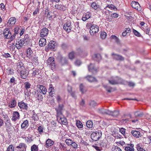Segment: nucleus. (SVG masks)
<instances>
[{
    "instance_id": "f257e3e1",
    "label": "nucleus",
    "mask_w": 151,
    "mask_h": 151,
    "mask_svg": "<svg viewBox=\"0 0 151 151\" xmlns=\"http://www.w3.org/2000/svg\"><path fill=\"white\" fill-rule=\"evenodd\" d=\"M86 27L90 29V33L92 36H96L97 34L99 31V26L95 24H93L91 23H88L86 25Z\"/></svg>"
},
{
    "instance_id": "f03ea898",
    "label": "nucleus",
    "mask_w": 151,
    "mask_h": 151,
    "mask_svg": "<svg viewBox=\"0 0 151 151\" xmlns=\"http://www.w3.org/2000/svg\"><path fill=\"white\" fill-rule=\"evenodd\" d=\"M75 27V25L73 22L68 21L64 25L63 28L67 32H69L71 31L75 32L76 30Z\"/></svg>"
},
{
    "instance_id": "7ed1b4c3",
    "label": "nucleus",
    "mask_w": 151,
    "mask_h": 151,
    "mask_svg": "<svg viewBox=\"0 0 151 151\" xmlns=\"http://www.w3.org/2000/svg\"><path fill=\"white\" fill-rule=\"evenodd\" d=\"M109 83L112 85L121 84L123 83V79L118 76L112 77L108 80Z\"/></svg>"
},
{
    "instance_id": "20e7f679",
    "label": "nucleus",
    "mask_w": 151,
    "mask_h": 151,
    "mask_svg": "<svg viewBox=\"0 0 151 151\" xmlns=\"http://www.w3.org/2000/svg\"><path fill=\"white\" fill-rule=\"evenodd\" d=\"M102 135L101 131L98 130L95 132H93L91 135V138L94 141H96L99 140Z\"/></svg>"
},
{
    "instance_id": "39448f33",
    "label": "nucleus",
    "mask_w": 151,
    "mask_h": 151,
    "mask_svg": "<svg viewBox=\"0 0 151 151\" xmlns=\"http://www.w3.org/2000/svg\"><path fill=\"white\" fill-rule=\"evenodd\" d=\"M47 61V65L50 67L52 70L54 69L55 66L54 58L52 57H50Z\"/></svg>"
},
{
    "instance_id": "423d86ee",
    "label": "nucleus",
    "mask_w": 151,
    "mask_h": 151,
    "mask_svg": "<svg viewBox=\"0 0 151 151\" xmlns=\"http://www.w3.org/2000/svg\"><path fill=\"white\" fill-rule=\"evenodd\" d=\"M57 119L59 123L64 125H66L68 124L67 120L66 118L63 116V115L57 116Z\"/></svg>"
},
{
    "instance_id": "0eeeda50",
    "label": "nucleus",
    "mask_w": 151,
    "mask_h": 151,
    "mask_svg": "<svg viewBox=\"0 0 151 151\" xmlns=\"http://www.w3.org/2000/svg\"><path fill=\"white\" fill-rule=\"evenodd\" d=\"M17 71L18 73H20L22 71H25L26 69L24 68L22 62L18 63L17 64Z\"/></svg>"
},
{
    "instance_id": "6e6552de",
    "label": "nucleus",
    "mask_w": 151,
    "mask_h": 151,
    "mask_svg": "<svg viewBox=\"0 0 151 151\" xmlns=\"http://www.w3.org/2000/svg\"><path fill=\"white\" fill-rule=\"evenodd\" d=\"M88 68L89 71L93 74L96 73L97 72L98 69L95 67L94 64L91 63L88 66Z\"/></svg>"
},
{
    "instance_id": "1a4fd4ad",
    "label": "nucleus",
    "mask_w": 151,
    "mask_h": 151,
    "mask_svg": "<svg viewBox=\"0 0 151 151\" xmlns=\"http://www.w3.org/2000/svg\"><path fill=\"white\" fill-rule=\"evenodd\" d=\"M111 56L113 59L117 61H123L124 59V58L120 55L112 53Z\"/></svg>"
},
{
    "instance_id": "9d476101",
    "label": "nucleus",
    "mask_w": 151,
    "mask_h": 151,
    "mask_svg": "<svg viewBox=\"0 0 151 151\" xmlns=\"http://www.w3.org/2000/svg\"><path fill=\"white\" fill-rule=\"evenodd\" d=\"M131 5L132 8L137 10H140L141 9L140 5L137 2L134 1H132L131 3Z\"/></svg>"
},
{
    "instance_id": "9b49d317",
    "label": "nucleus",
    "mask_w": 151,
    "mask_h": 151,
    "mask_svg": "<svg viewBox=\"0 0 151 151\" xmlns=\"http://www.w3.org/2000/svg\"><path fill=\"white\" fill-rule=\"evenodd\" d=\"M23 39H20L18 41H17L16 44V47L18 49H19L21 47L24 46L26 45L24 42H23Z\"/></svg>"
},
{
    "instance_id": "f8f14e48",
    "label": "nucleus",
    "mask_w": 151,
    "mask_h": 151,
    "mask_svg": "<svg viewBox=\"0 0 151 151\" xmlns=\"http://www.w3.org/2000/svg\"><path fill=\"white\" fill-rule=\"evenodd\" d=\"M64 105L63 104H59L58 107L55 109V110L57 112V116H59L62 114V111L64 107Z\"/></svg>"
},
{
    "instance_id": "ddd939ff",
    "label": "nucleus",
    "mask_w": 151,
    "mask_h": 151,
    "mask_svg": "<svg viewBox=\"0 0 151 151\" xmlns=\"http://www.w3.org/2000/svg\"><path fill=\"white\" fill-rule=\"evenodd\" d=\"M3 35H4V37L5 38L8 39L9 38L10 36H11V33L10 32L8 28H6L4 30Z\"/></svg>"
},
{
    "instance_id": "4468645a",
    "label": "nucleus",
    "mask_w": 151,
    "mask_h": 151,
    "mask_svg": "<svg viewBox=\"0 0 151 151\" xmlns=\"http://www.w3.org/2000/svg\"><path fill=\"white\" fill-rule=\"evenodd\" d=\"M56 42L53 41H50L46 47V50H49L55 48Z\"/></svg>"
},
{
    "instance_id": "2eb2a0df",
    "label": "nucleus",
    "mask_w": 151,
    "mask_h": 151,
    "mask_svg": "<svg viewBox=\"0 0 151 151\" xmlns=\"http://www.w3.org/2000/svg\"><path fill=\"white\" fill-rule=\"evenodd\" d=\"M48 32V29L46 28H44L41 30L40 36L42 37H45L47 36Z\"/></svg>"
},
{
    "instance_id": "dca6fc26",
    "label": "nucleus",
    "mask_w": 151,
    "mask_h": 151,
    "mask_svg": "<svg viewBox=\"0 0 151 151\" xmlns=\"http://www.w3.org/2000/svg\"><path fill=\"white\" fill-rule=\"evenodd\" d=\"M72 89V87L69 85H68L67 90L68 92L70 93L71 96L73 97L76 98V96L75 95V91H73Z\"/></svg>"
},
{
    "instance_id": "f3484780",
    "label": "nucleus",
    "mask_w": 151,
    "mask_h": 151,
    "mask_svg": "<svg viewBox=\"0 0 151 151\" xmlns=\"http://www.w3.org/2000/svg\"><path fill=\"white\" fill-rule=\"evenodd\" d=\"M85 78L89 82H97L98 81L95 77L90 75L87 76L85 77Z\"/></svg>"
},
{
    "instance_id": "a211bd4d",
    "label": "nucleus",
    "mask_w": 151,
    "mask_h": 151,
    "mask_svg": "<svg viewBox=\"0 0 151 151\" xmlns=\"http://www.w3.org/2000/svg\"><path fill=\"white\" fill-rule=\"evenodd\" d=\"M18 106L20 109H24L27 110V104L24 102L22 101L19 102Z\"/></svg>"
},
{
    "instance_id": "6ab92c4d",
    "label": "nucleus",
    "mask_w": 151,
    "mask_h": 151,
    "mask_svg": "<svg viewBox=\"0 0 151 151\" xmlns=\"http://www.w3.org/2000/svg\"><path fill=\"white\" fill-rule=\"evenodd\" d=\"M134 145L130 143L127 145V146L125 147L124 150L125 151H134Z\"/></svg>"
},
{
    "instance_id": "aec40b11",
    "label": "nucleus",
    "mask_w": 151,
    "mask_h": 151,
    "mask_svg": "<svg viewBox=\"0 0 151 151\" xmlns=\"http://www.w3.org/2000/svg\"><path fill=\"white\" fill-rule=\"evenodd\" d=\"M59 147L63 151H70V149L65 144L60 143Z\"/></svg>"
},
{
    "instance_id": "412c9836",
    "label": "nucleus",
    "mask_w": 151,
    "mask_h": 151,
    "mask_svg": "<svg viewBox=\"0 0 151 151\" xmlns=\"http://www.w3.org/2000/svg\"><path fill=\"white\" fill-rule=\"evenodd\" d=\"M22 78L24 79L26 78L29 74V72L26 70L20 73Z\"/></svg>"
},
{
    "instance_id": "4be33fe9",
    "label": "nucleus",
    "mask_w": 151,
    "mask_h": 151,
    "mask_svg": "<svg viewBox=\"0 0 151 151\" xmlns=\"http://www.w3.org/2000/svg\"><path fill=\"white\" fill-rule=\"evenodd\" d=\"M37 87L40 88L43 94H45L46 93L47 89L45 86L38 84L37 85Z\"/></svg>"
},
{
    "instance_id": "5701e85b",
    "label": "nucleus",
    "mask_w": 151,
    "mask_h": 151,
    "mask_svg": "<svg viewBox=\"0 0 151 151\" xmlns=\"http://www.w3.org/2000/svg\"><path fill=\"white\" fill-rule=\"evenodd\" d=\"M93 58L94 60L99 61L101 60V56L100 54H94L93 56Z\"/></svg>"
},
{
    "instance_id": "b1692460",
    "label": "nucleus",
    "mask_w": 151,
    "mask_h": 151,
    "mask_svg": "<svg viewBox=\"0 0 151 151\" xmlns=\"http://www.w3.org/2000/svg\"><path fill=\"white\" fill-rule=\"evenodd\" d=\"M55 8L61 11H64L66 9V7L61 4H57L55 6Z\"/></svg>"
},
{
    "instance_id": "393cba45",
    "label": "nucleus",
    "mask_w": 151,
    "mask_h": 151,
    "mask_svg": "<svg viewBox=\"0 0 151 151\" xmlns=\"http://www.w3.org/2000/svg\"><path fill=\"white\" fill-rule=\"evenodd\" d=\"M99 112L102 114H106L110 115V111L106 109H104L103 108H101L99 110Z\"/></svg>"
},
{
    "instance_id": "a878e982",
    "label": "nucleus",
    "mask_w": 151,
    "mask_h": 151,
    "mask_svg": "<svg viewBox=\"0 0 151 151\" xmlns=\"http://www.w3.org/2000/svg\"><path fill=\"white\" fill-rule=\"evenodd\" d=\"M19 114L17 111H14L13 114L12 119L14 121H16L19 119Z\"/></svg>"
},
{
    "instance_id": "bb28decb",
    "label": "nucleus",
    "mask_w": 151,
    "mask_h": 151,
    "mask_svg": "<svg viewBox=\"0 0 151 151\" xmlns=\"http://www.w3.org/2000/svg\"><path fill=\"white\" fill-rule=\"evenodd\" d=\"M79 89L80 91L82 94L84 93L87 90L86 87L82 83L80 85Z\"/></svg>"
},
{
    "instance_id": "cd10ccee",
    "label": "nucleus",
    "mask_w": 151,
    "mask_h": 151,
    "mask_svg": "<svg viewBox=\"0 0 151 151\" xmlns=\"http://www.w3.org/2000/svg\"><path fill=\"white\" fill-rule=\"evenodd\" d=\"M27 146L24 143H20L19 145L17 146V148L22 149L23 151H25Z\"/></svg>"
},
{
    "instance_id": "c85d7f7f",
    "label": "nucleus",
    "mask_w": 151,
    "mask_h": 151,
    "mask_svg": "<svg viewBox=\"0 0 151 151\" xmlns=\"http://www.w3.org/2000/svg\"><path fill=\"white\" fill-rule=\"evenodd\" d=\"M131 134L132 135L136 137L139 138V137L141 136V134L139 131H132Z\"/></svg>"
},
{
    "instance_id": "c756f323",
    "label": "nucleus",
    "mask_w": 151,
    "mask_h": 151,
    "mask_svg": "<svg viewBox=\"0 0 151 151\" xmlns=\"http://www.w3.org/2000/svg\"><path fill=\"white\" fill-rule=\"evenodd\" d=\"M46 40L44 38L40 39L39 41V44L41 47L44 46L46 44Z\"/></svg>"
},
{
    "instance_id": "7c9ffc66",
    "label": "nucleus",
    "mask_w": 151,
    "mask_h": 151,
    "mask_svg": "<svg viewBox=\"0 0 151 151\" xmlns=\"http://www.w3.org/2000/svg\"><path fill=\"white\" fill-rule=\"evenodd\" d=\"M16 22V19L14 17H11L9 20L8 24L11 25H14Z\"/></svg>"
},
{
    "instance_id": "2f4dec72",
    "label": "nucleus",
    "mask_w": 151,
    "mask_h": 151,
    "mask_svg": "<svg viewBox=\"0 0 151 151\" xmlns=\"http://www.w3.org/2000/svg\"><path fill=\"white\" fill-rule=\"evenodd\" d=\"M134 115L136 117H141L144 115V114L142 112L137 111L134 112Z\"/></svg>"
},
{
    "instance_id": "473e14b6",
    "label": "nucleus",
    "mask_w": 151,
    "mask_h": 151,
    "mask_svg": "<svg viewBox=\"0 0 151 151\" xmlns=\"http://www.w3.org/2000/svg\"><path fill=\"white\" fill-rule=\"evenodd\" d=\"M132 13L131 12L126 13L125 16L126 17L127 19L132 22V17L131 16Z\"/></svg>"
},
{
    "instance_id": "72a5a7b5",
    "label": "nucleus",
    "mask_w": 151,
    "mask_h": 151,
    "mask_svg": "<svg viewBox=\"0 0 151 151\" xmlns=\"http://www.w3.org/2000/svg\"><path fill=\"white\" fill-rule=\"evenodd\" d=\"M46 147H48L53 145L54 144V142L50 139H47L46 142Z\"/></svg>"
},
{
    "instance_id": "f704fd0d",
    "label": "nucleus",
    "mask_w": 151,
    "mask_h": 151,
    "mask_svg": "<svg viewBox=\"0 0 151 151\" xmlns=\"http://www.w3.org/2000/svg\"><path fill=\"white\" fill-rule=\"evenodd\" d=\"M60 62L62 65H63L68 63V60L66 58L61 57L60 59Z\"/></svg>"
},
{
    "instance_id": "c9c22d12",
    "label": "nucleus",
    "mask_w": 151,
    "mask_h": 151,
    "mask_svg": "<svg viewBox=\"0 0 151 151\" xmlns=\"http://www.w3.org/2000/svg\"><path fill=\"white\" fill-rule=\"evenodd\" d=\"M32 112L33 114L32 116V119L34 121H38L39 119V118L37 114L35 113L34 110H33Z\"/></svg>"
},
{
    "instance_id": "e433bc0d",
    "label": "nucleus",
    "mask_w": 151,
    "mask_h": 151,
    "mask_svg": "<svg viewBox=\"0 0 151 151\" xmlns=\"http://www.w3.org/2000/svg\"><path fill=\"white\" fill-rule=\"evenodd\" d=\"M32 70H33V71L32 73V74L34 76H35L36 75H38L40 73H41V71L39 69H35L34 68H33L32 69Z\"/></svg>"
},
{
    "instance_id": "4c0bfd02",
    "label": "nucleus",
    "mask_w": 151,
    "mask_h": 151,
    "mask_svg": "<svg viewBox=\"0 0 151 151\" xmlns=\"http://www.w3.org/2000/svg\"><path fill=\"white\" fill-rule=\"evenodd\" d=\"M103 86L109 93H111V90L113 89L112 87L106 85H103Z\"/></svg>"
},
{
    "instance_id": "58836bf2",
    "label": "nucleus",
    "mask_w": 151,
    "mask_h": 151,
    "mask_svg": "<svg viewBox=\"0 0 151 151\" xmlns=\"http://www.w3.org/2000/svg\"><path fill=\"white\" fill-rule=\"evenodd\" d=\"M23 42H24L25 45H27L29 43V37L28 35H26L24 39H22Z\"/></svg>"
},
{
    "instance_id": "ea45409f",
    "label": "nucleus",
    "mask_w": 151,
    "mask_h": 151,
    "mask_svg": "<svg viewBox=\"0 0 151 151\" xmlns=\"http://www.w3.org/2000/svg\"><path fill=\"white\" fill-rule=\"evenodd\" d=\"M33 53V51L30 48H29L27 49V57H29L31 56L32 55Z\"/></svg>"
},
{
    "instance_id": "a19ab883",
    "label": "nucleus",
    "mask_w": 151,
    "mask_h": 151,
    "mask_svg": "<svg viewBox=\"0 0 151 151\" xmlns=\"http://www.w3.org/2000/svg\"><path fill=\"white\" fill-rule=\"evenodd\" d=\"M119 114V112L117 111H110V115L115 117L118 116Z\"/></svg>"
},
{
    "instance_id": "79ce46f5",
    "label": "nucleus",
    "mask_w": 151,
    "mask_h": 151,
    "mask_svg": "<svg viewBox=\"0 0 151 151\" xmlns=\"http://www.w3.org/2000/svg\"><path fill=\"white\" fill-rule=\"evenodd\" d=\"M91 6L93 9H94L95 10L97 9L99 7V5L97 4L95 2H93L91 4Z\"/></svg>"
},
{
    "instance_id": "37998d69",
    "label": "nucleus",
    "mask_w": 151,
    "mask_h": 151,
    "mask_svg": "<svg viewBox=\"0 0 151 151\" xmlns=\"http://www.w3.org/2000/svg\"><path fill=\"white\" fill-rule=\"evenodd\" d=\"M16 101L15 100H12L9 104V106L11 108L14 107L16 106Z\"/></svg>"
},
{
    "instance_id": "c03bdc74",
    "label": "nucleus",
    "mask_w": 151,
    "mask_h": 151,
    "mask_svg": "<svg viewBox=\"0 0 151 151\" xmlns=\"http://www.w3.org/2000/svg\"><path fill=\"white\" fill-rule=\"evenodd\" d=\"M90 16L89 14H84L82 17V19L83 21H86L87 19L90 18Z\"/></svg>"
},
{
    "instance_id": "a18cd8bd",
    "label": "nucleus",
    "mask_w": 151,
    "mask_h": 151,
    "mask_svg": "<svg viewBox=\"0 0 151 151\" xmlns=\"http://www.w3.org/2000/svg\"><path fill=\"white\" fill-rule=\"evenodd\" d=\"M76 124L79 128H82L83 127V124L80 121H77L76 122Z\"/></svg>"
},
{
    "instance_id": "49530a36",
    "label": "nucleus",
    "mask_w": 151,
    "mask_h": 151,
    "mask_svg": "<svg viewBox=\"0 0 151 151\" xmlns=\"http://www.w3.org/2000/svg\"><path fill=\"white\" fill-rule=\"evenodd\" d=\"M87 127L89 128H91L93 126V122L91 121H88L86 123Z\"/></svg>"
},
{
    "instance_id": "de8ad7c7",
    "label": "nucleus",
    "mask_w": 151,
    "mask_h": 151,
    "mask_svg": "<svg viewBox=\"0 0 151 151\" xmlns=\"http://www.w3.org/2000/svg\"><path fill=\"white\" fill-rule=\"evenodd\" d=\"M38 146L34 144L31 147V151H38Z\"/></svg>"
},
{
    "instance_id": "09e8293b",
    "label": "nucleus",
    "mask_w": 151,
    "mask_h": 151,
    "mask_svg": "<svg viewBox=\"0 0 151 151\" xmlns=\"http://www.w3.org/2000/svg\"><path fill=\"white\" fill-rule=\"evenodd\" d=\"M68 56L70 59L71 60L73 59L75 57V53L73 52H70Z\"/></svg>"
},
{
    "instance_id": "8fccbe9b",
    "label": "nucleus",
    "mask_w": 151,
    "mask_h": 151,
    "mask_svg": "<svg viewBox=\"0 0 151 151\" xmlns=\"http://www.w3.org/2000/svg\"><path fill=\"white\" fill-rule=\"evenodd\" d=\"M65 142L68 145H71V144L73 143V141L70 139H67L65 140Z\"/></svg>"
},
{
    "instance_id": "3c124183",
    "label": "nucleus",
    "mask_w": 151,
    "mask_h": 151,
    "mask_svg": "<svg viewBox=\"0 0 151 151\" xmlns=\"http://www.w3.org/2000/svg\"><path fill=\"white\" fill-rule=\"evenodd\" d=\"M107 7H109L110 9L111 10H117V8L113 4L108 5Z\"/></svg>"
},
{
    "instance_id": "603ef678",
    "label": "nucleus",
    "mask_w": 151,
    "mask_h": 151,
    "mask_svg": "<svg viewBox=\"0 0 151 151\" xmlns=\"http://www.w3.org/2000/svg\"><path fill=\"white\" fill-rule=\"evenodd\" d=\"M106 33L104 32H101L100 34V36L102 39H104L106 37Z\"/></svg>"
},
{
    "instance_id": "864d4df0",
    "label": "nucleus",
    "mask_w": 151,
    "mask_h": 151,
    "mask_svg": "<svg viewBox=\"0 0 151 151\" xmlns=\"http://www.w3.org/2000/svg\"><path fill=\"white\" fill-rule=\"evenodd\" d=\"M77 51L78 53L80 55H81L83 54L84 52V50L83 49L80 47H78L77 49Z\"/></svg>"
},
{
    "instance_id": "5fc2aeb1",
    "label": "nucleus",
    "mask_w": 151,
    "mask_h": 151,
    "mask_svg": "<svg viewBox=\"0 0 151 151\" xmlns=\"http://www.w3.org/2000/svg\"><path fill=\"white\" fill-rule=\"evenodd\" d=\"M28 124V121L27 120L24 121L21 125V127L23 128L25 127Z\"/></svg>"
},
{
    "instance_id": "6e6d98bb",
    "label": "nucleus",
    "mask_w": 151,
    "mask_h": 151,
    "mask_svg": "<svg viewBox=\"0 0 151 151\" xmlns=\"http://www.w3.org/2000/svg\"><path fill=\"white\" fill-rule=\"evenodd\" d=\"M133 32L134 34V35H136L137 37H140L141 36V35L140 34V33L139 32H138L136 30L133 29Z\"/></svg>"
},
{
    "instance_id": "4d7b16f0",
    "label": "nucleus",
    "mask_w": 151,
    "mask_h": 151,
    "mask_svg": "<svg viewBox=\"0 0 151 151\" xmlns=\"http://www.w3.org/2000/svg\"><path fill=\"white\" fill-rule=\"evenodd\" d=\"M24 84L25 85V88L26 89H27L30 88L31 85L28 82H26Z\"/></svg>"
},
{
    "instance_id": "13d9d810",
    "label": "nucleus",
    "mask_w": 151,
    "mask_h": 151,
    "mask_svg": "<svg viewBox=\"0 0 151 151\" xmlns=\"http://www.w3.org/2000/svg\"><path fill=\"white\" fill-rule=\"evenodd\" d=\"M7 151H14V147L12 145H10L7 148Z\"/></svg>"
},
{
    "instance_id": "bf43d9fd",
    "label": "nucleus",
    "mask_w": 151,
    "mask_h": 151,
    "mask_svg": "<svg viewBox=\"0 0 151 151\" xmlns=\"http://www.w3.org/2000/svg\"><path fill=\"white\" fill-rule=\"evenodd\" d=\"M137 149L138 151H145V150L140 147L139 144H137Z\"/></svg>"
},
{
    "instance_id": "052dcab7",
    "label": "nucleus",
    "mask_w": 151,
    "mask_h": 151,
    "mask_svg": "<svg viewBox=\"0 0 151 151\" xmlns=\"http://www.w3.org/2000/svg\"><path fill=\"white\" fill-rule=\"evenodd\" d=\"M5 123L6 126L7 127H9L11 126L10 121L9 119H7Z\"/></svg>"
},
{
    "instance_id": "680f3d73",
    "label": "nucleus",
    "mask_w": 151,
    "mask_h": 151,
    "mask_svg": "<svg viewBox=\"0 0 151 151\" xmlns=\"http://www.w3.org/2000/svg\"><path fill=\"white\" fill-rule=\"evenodd\" d=\"M112 151H122L120 148L117 146H116L112 148Z\"/></svg>"
},
{
    "instance_id": "e2e57ef3",
    "label": "nucleus",
    "mask_w": 151,
    "mask_h": 151,
    "mask_svg": "<svg viewBox=\"0 0 151 151\" xmlns=\"http://www.w3.org/2000/svg\"><path fill=\"white\" fill-rule=\"evenodd\" d=\"M10 82L11 83L13 84V85L16 84V83L15 78L14 77H12L11 78L10 80Z\"/></svg>"
},
{
    "instance_id": "0e129e2a",
    "label": "nucleus",
    "mask_w": 151,
    "mask_h": 151,
    "mask_svg": "<svg viewBox=\"0 0 151 151\" xmlns=\"http://www.w3.org/2000/svg\"><path fill=\"white\" fill-rule=\"evenodd\" d=\"M89 105L92 107H94L97 105L96 102L94 101H91L89 104Z\"/></svg>"
},
{
    "instance_id": "69168bd1",
    "label": "nucleus",
    "mask_w": 151,
    "mask_h": 151,
    "mask_svg": "<svg viewBox=\"0 0 151 151\" xmlns=\"http://www.w3.org/2000/svg\"><path fill=\"white\" fill-rule=\"evenodd\" d=\"M61 47L62 49L65 50L68 48V46L66 44L63 43L61 45Z\"/></svg>"
},
{
    "instance_id": "338daca9",
    "label": "nucleus",
    "mask_w": 151,
    "mask_h": 151,
    "mask_svg": "<svg viewBox=\"0 0 151 151\" xmlns=\"http://www.w3.org/2000/svg\"><path fill=\"white\" fill-rule=\"evenodd\" d=\"M144 31L146 32V34H148L149 35H151V34H149L150 31V27H147L146 28V29L144 30Z\"/></svg>"
},
{
    "instance_id": "774afa93",
    "label": "nucleus",
    "mask_w": 151,
    "mask_h": 151,
    "mask_svg": "<svg viewBox=\"0 0 151 151\" xmlns=\"http://www.w3.org/2000/svg\"><path fill=\"white\" fill-rule=\"evenodd\" d=\"M19 27L18 26H16L14 29V33L16 34H18L19 33L18 31L19 30Z\"/></svg>"
}]
</instances>
